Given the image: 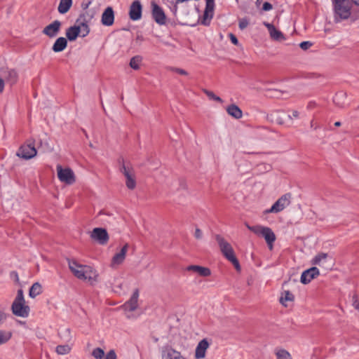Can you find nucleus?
Masks as SVG:
<instances>
[{
    "label": "nucleus",
    "instance_id": "50",
    "mask_svg": "<svg viewBox=\"0 0 359 359\" xmlns=\"http://www.w3.org/2000/svg\"><path fill=\"white\" fill-rule=\"evenodd\" d=\"M172 71L181 74V75H187L188 72L185 71L184 69H180V68H172Z\"/></svg>",
    "mask_w": 359,
    "mask_h": 359
},
{
    "label": "nucleus",
    "instance_id": "45",
    "mask_svg": "<svg viewBox=\"0 0 359 359\" xmlns=\"http://www.w3.org/2000/svg\"><path fill=\"white\" fill-rule=\"evenodd\" d=\"M248 21L246 19H242L239 21V28L241 29H244L248 25Z\"/></svg>",
    "mask_w": 359,
    "mask_h": 359
},
{
    "label": "nucleus",
    "instance_id": "17",
    "mask_svg": "<svg viewBox=\"0 0 359 359\" xmlns=\"http://www.w3.org/2000/svg\"><path fill=\"white\" fill-rule=\"evenodd\" d=\"M129 245L126 243L123 247L121 249L120 252L116 253L111 259V266L114 267L115 265H119L122 264L126 258V255L128 252Z\"/></svg>",
    "mask_w": 359,
    "mask_h": 359
},
{
    "label": "nucleus",
    "instance_id": "12",
    "mask_svg": "<svg viewBox=\"0 0 359 359\" xmlns=\"http://www.w3.org/2000/svg\"><path fill=\"white\" fill-rule=\"evenodd\" d=\"M90 237L100 245L107 244L109 238L107 230L103 228H95L91 232Z\"/></svg>",
    "mask_w": 359,
    "mask_h": 359
},
{
    "label": "nucleus",
    "instance_id": "39",
    "mask_svg": "<svg viewBox=\"0 0 359 359\" xmlns=\"http://www.w3.org/2000/svg\"><path fill=\"white\" fill-rule=\"evenodd\" d=\"M92 355L95 359H102L104 357V351L101 348H95L92 351Z\"/></svg>",
    "mask_w": 359,
    "mask_h": 359
},
{
    "label": "nucleus",
    "instance_id": "34",
    "mask_svg": "<svg viewBox=\"0 0 359 359\" xmlns=\"http://www.w3.org/2000/svg\"><path fill=\"white\" fill-rule=\"evenodd\" d=\"M88 23L89 22H76V24L77 25V26H80V29H81V36L82 37H85L86 36L89 32H90V27L88 26Z\"/></svg>",
    "mask_w": 359,
    "mask_h": 359
},
{
    "label": "nucleus",
    "instance_id": "31",
    "mask_svg": "<svg viewBox=\"0 0 359 359\" xmlns=\"http://www.w3.org/2000/svg\"><path fill=\"white\" fill-rule=\"evenodd\" d=\"M294 299V296L292 293H291L289 290H284L282 294L281 297L280 298V303L284 305L285 306H287V304H285L286 302H293Z\"/></svg>",
    "mask_w": 359,
    "mask_h": 359
},
{
    "label": "nucleus",
    "instance_id": "5",
    "mask_svg": "<svg viewBox=\"0 0 359 359\" xmlns=\"http://www.w3.org/2000/svg\"><path fill=\"white\" fill-rule=\"evenodd\" d=\"M58 179L67 184H72L75 182V175L71 168H62L61 165L57 166Z\"/></svg>",
    "mask_w": 359,
    "mask_h": 359
},
{
    "label": "nucleus",
    "instance_id": "38",
    "mask_svg": "<svg viewBox=\"0 0 359 359\" xmlns=\"http://www.w3.org/2000/svg\"><path fill=\"white\" fill-rule=\"evenodd\" d=\"M203 93L210 99L219 102H223V100L219 96L216 95L212 91L207 89L203 90Z\"/></svg>",
    "mask_w": 359,
    "mask_h": 359
},
{
    "label": "nucleus",
    "instance_id": "35",
    "mask_svg": "<svg viewBox=\"0 0 359 359\" xmlns=\"http://www.w3.org/2000/svg\"><path fill=\"white\" fill-rule=\"evenodd\" d=\"M11 337V332L0 330V345L4 344L9 341Z\"/></svg>",
    "mask_w": 359,
    "mask_h": 359
},
{
    "label": "nucleus",
    "instance_id": "19",
    "mask_svg": "<svg viewBox=\"0 0 359 359\" xmlns=\"http://www.w3.org/2000/svg\"><path fill=\"white\" fill-rule=\"evenodd\" d=\"M138 297H139V290L138 289L135 290L131 297L128 301H127L124 304L123 307L125 310H128L130 311H135L138 306Z\"/></svg>",
    "mask_w": 359,
    "mask_h": 359
},
{
    "label": "nucleus",
    "instance_id": "48",
    "mask_svg": "<svg viewBox=\"0 0 359 359\" xmlns=\"http://www.w3.org/2000/svg\"><path fill=\"white\" fill-rule=\"evenodd\" d=\"M272 8H273V6H272V4H270L269 2H265V3H264V4H263L262 10H263L264 11H268L271 10V9H272Z\"/></svg>",
    "mask_w": 359,
    "mask_h": 359
},
{
    "label": "nucleus",
    "instance_id": "24",
    "mask_svg": "<svg viewBox=\"0 0 359 359\" xmlns=\"http://www.w3.org/2000/svg\"><path fill=\"white\" fill-rule=\"evenodd\" d=\"M81 31L80 26H77V25L69 27L66 30L67 39L70 41H75L79 36Z\"/></svg>",
    "mask_w": 359,
    "mask_h": 359
},
{
    "label": "nucleus",
    "instance_id": "18",
    "mask_svg": "<svg viewBox=\"0 0 359 359\" xmlns=\"http://www.w3.org/2000/svg\"><path fill=\"white\" fill-rule=\"evenodd\" d=\"M101 22L103 25L111 26L114 22V13L111 7H107L102 15Z\"/></svg>",
    "mask_w": 359,
    "mask_h": 359
},
{
    "label": "nucleus",
    "instance_id": "58",
    "mask_svg": "<svg viewBox=\"0 0 359 359\" xmlns=\"http://www.w3.org/2000/svg\"><path fill=\"white\" fill-rule=\"evenodd\" d=\"M341 122L340 121H337L334 123V126H337V127H339L341 126Z\"/></svg>",
    "mask_w": 359,
    "mask_h": 359
},
{
    "label": "nucleus",
    "instance_id": "2",
    "mask_svg": "<svg viewBox=\"0 0 359 359\" xmlns=\"http://www.w3.org/2000/svg\"><path fill=\"white\" fill-rule=\"evenodd\" d=\"M334 20L336 23L348 19L351 15V4L348 0L333 3Z\"/></svg>",
    "mask_w": 359,
    "mask_h": 359
},
{
    "label": "nucleus",
    "instance_id": "47",
    "mask_svg": "<svg viewBox=\"0 0 359 359\" xmlns=\"http://www.w3.org/2000/svg\"><path fill=\"white\" fill-rule=\"evenodd\" d=\"M229 36L230 38V40L231 43L234 45H238V40L237 37L232 33L229 34Z\"/></svg>",
    "mask_w": 359,
    "mask_h": 359
},
{
    "label": "nucleus",
    "instance_id": "46",
    "mask_svg": "<svg viewBox=\"0 0 359 359\" xmlns=\"http://www.w3.org/2000/svg\"><path fill=\"white\" fill-rule=\"evenodd\" d=\"M194 237L198 239V240H200L203 237V233H202V231L198 229V228H196V230H195V233H194Z\"/></svg>",
    "mask_w": 359,
    "mask_h": 359
},
{
    "label": "nucleus",
    "instance_id": "9",
    "mask_svg": "<svg viewBox=\"0 0 359 359\" xmlns=\"http://www.w3.org/2000/svg\"><path fill=\"white\" fill-rule=\"evenodd\" d=\"M161 359H186L182 353L170 345H165L161 349Z\"/></svg>",
    "mask_w": 359,
    "mask_h": 359
},
{
    "label": "nucleus",
    "instance_id": "29",
    "mask_svg": "<svg viewBox=\"0 0 359 359\" xmlns=\"http://www.w3.org/2000/svg\"><path fill=\"white\" fill-rule=\"evenodd\" d=\"M213 10L214 8L208 9V7H205L202 19L201 20V23L202 25L205 26L210 25V20L213 17Z\"/></svg>",
    "mask_w": 359,
    "mask_h": 359
},
{
    "label": "nucleus",
    "instance_id": "64",
    "mask_svg": "<svg viewBox=\"0 0 359 359\" xmlns=\"http://www.w3.org/2000/svg\"><path fill=\"white\" fill-rule=\"evenodd\" d=\"M313 121L311 122V127H313Z\"/></svg>",
    "mask_w": 359,
    "mask_h": 359
},
{
    "label": "nucleus",
    "instance_id": "21",
    "mask_svg": "<svg viewBox=\"0 0 359 359\" xmlns=\"http://www.w3.org/2000/svg\"><path fill=\"white\" fill-rule=\"evenodd\" d=\"M264 25L267 27L270 36L273 40L280 41L285 39L283 34L278 30L274 25L268 22H264Z\"/></svg>",
    "mask_w": 359,
    "mask_h": 359
},
{
    "label": "nucleus",
    "instance_id": "36",
    "mask_svg": "<svg viewBox=\"0 0 359 359\" xmlns=\"http://www.w3.org/2000/svg\"><path fill=\"white\" fill-rule=\"evenodd\" d=\"M18 79V74L15 70H10L8 72V75L6 77V81L11 83V85L14 84Z\"/></svg>",
    "mask_w": 359,
    "mask_h": 359
},
{
    "label": "nucleus",
    "instance_id": "3",
    "mask_svg": "<svg viewBox=\"0 0 359 359\" xmlns=\"http://www.w3.org/2000/svg\"><path fill=\"white\" fill-rule=\"evenodd\" d=\"M34 142L35 140L34 139H29L26 143L20 147L16 155L25 160H29L34 158L37 154Z\"/></svg>",
    "mask_w": 359,
    "mask_h": 359
},
{
    "label": "nucleus",
    "instance_id": "27",
    "mask_svg": "<svg viewBox=\"0 0 359 359\" xmlns=\"http://www.w3.org/2000/svg\"><path fill=\"white\" fill-rule=\"evenodd\" d=\"M83 274L85 278H82V280H96L97 274L91 266L83 265Z\"/></svg>",
    "mask_w": 359,
    "mask_h": 359
},
{
    "label": "nucleus",
    "instance_id": "4",
    "mask_svg": "<svg viewBox=\"0 0 359 359\" xmlns=\"http://www.w3.org/2000/svg\"><path fill=\"white\" fill-rule=\"evenodd\" d=\"M291 196L292 195L290 193L283 195L274 203L270 209L266 210L264 213L268 214L280 212L290 204Z\"/></svg>",
    "mask_w": 359,
    "mask_h": 359
},
{
    "label": "nucleus",
    "instance_id": "32",
    "mask_svg": "<svg viewBox=\"0 0 359 359\" xmlns=\"http://www.w3.org/2000/svg\"><path fill=\"white\" fill-rule=\"evenodd\" d=\"M93 18V14L90 13V11H86L81 13L76 20V22H90Z\"/></svg>",
    "mask_w": 359,
    "mask_h": 359
},
{
    "label": "nucleus",
    "instance_id": "11",
    "mask_svg": "<svg viewBox=\"0 0 359 359\" xmlns=\"http://www.w3.org/2000/svg\"><path fill=\"white\" fill-rule=\"evenodd\" d=\"M328 254L320 252L311 261L312 264L318 265L327 269H332V259L331 257L328 259Z\"/></svg>",
    "mask_w": 359,
    "mask_h": 359
},
{
    "label": "nucleus",
    "instance_id": "7",
    "mask_svg": "<svg viewBox=\"0 0 359 359\" xmlns=\"http://www.w3.org/2000/svg\"><path fill=\"white\" fill-rule=\"evenodd\" d=\"M120 171L126 177V184L128 189L130 190L134 189L136 187V180L134 170L128 166H126L123 163L120 168Z\"/></svg>",
    "mask_w": 359,
    "mask_h": 359
},
{
    "label": "nucleus",
    "instance_id": "40",
    "mask_svg": "<svg viewBox=\"0 0 359 359\" xmlns=\"http://www.w3.org/2000/svg\"><path fill=\"white\" fill-rule=\"evenodd\" d=\"M277 359H292L290 354L285 350L281 349L276 352Z\"/></svg>",
    "mask_w": 359,
    "mask_h": 359
},
{
    "label": "nucleus",
    "instance_id": "57",
    "mask_svg": "<svg viewBox=\"0 0 359 359\" xmlns=\"http://www.w3.org/2000/svg\"><path fill=\"white\" fill-rule=\"evenodd\" d=\"M90 4V1L86 4H82L81 6H82L83 9L86 10L88 8V7L89 6Z\"/></svg>",
    "mask_w": 359,
    "mask_h": 359
},
{
    "label": "nucleus",
    "instance_id": "42",
    "mask_svg": "<svg viewBox=\"0 0 359 359\" xmlns=\"http://www.w3.org/2000/svg\"><path fill=\"white\" fill-rule=\"evenodd\" d=\"M14 301L25 302V298H24L23 291L22 289H20L18 290L17 295H16Z\"/></svg>",
    "mask_w": 359,
    "mask_h": 359
},
{
    "label": "nucleus",
    "instance_id": "25",
    "mask_svg": "<svg viewBox=\"0 0 359 359\" xmlns=\"http://www.w3.org/2000/svg\"><path fill=\"white\" fill-rule=\"evenodd\" d=\"M347 95L345 92L340 91L335 94L333 102L336 106L340 108H344L346 106Z\"/></svg>",
    "mask_w": 359,
    "mask_h": 359
},
{
    "label": "nucleus",
    "instance_id": "59",
    "mask_svg": "<svg viewBox=\"0 0 359 359\" xmlns=\"http://www.w3.org/2000/svg\"><path fill=\"white\" fill-rule=\"evenodd\" d=\"M245 226L250 230V228H252L253 226H250L248 223L245 224Z\"/></svg>",
    "mask_w": 359,
    "mask_h": 359
},
{
    "label": "nucleus",
    "instance_id": "30",
    "mask_svg": "<svg viewBox=\"0 0 359 359\" xmlns=\"http://www.w3.org/2000/svg\"><path fill=\"white\" fill-rule=\"evenodd\" d=\"M42 292V286L39 282L34 283L30 287L29 296L34 299Z\"/></svg>",
    "mask_w": 359,
    "mask_h": 359
},
{
    "label": "nucleus",
    "instance_id": "44",
    "mask_svg": "<svg viewBox=\"0 0 359 359\" xmlns=\"http://www.w3.org/2000/svg\"><path fill=\"white\" fill-rule=\"evenodd\" d=\"M117 356L114 350H110L104 357V359H116Z\"/></svg>",
    "mask_w": 359,
    "mask_h": 359
},
{
    "label": "nucleus",
    "instance_id": "52",
    "mask_svg": "<svg viewBox=\"0 0 359 359\" xmlns=\"http://www.w3.org/2000/svg\"><path fill=\"white\" fill-rule=\"evenodd\" d=\"M214 6H215L214 0H206L205 7H208V8L210 9V8H214Z\"/></svg>",
    "mask_w": 359,
    "mask_h": 359
},
{
    "label": "nucleus",
    "instance_id": "63",
    "mask_svg": "<svg viewBox=\"0 0 359 359\" xmlns=\"http://www.w3.org/2000/svg\"><path fill=\"white\" fill-rule=\"evenodd\" d=\"M104 215V213H103V212H102V211H100V212H99V215Z\"/></svg>",
    "mask_w": 359,
    "mask_h": 359
},
{
    "label": "nucleus",
    "instance_id": "20",
    "mask_svg": "<svg viewBox=\"0 0 359 359\" xmlns=\"http://www.w3.org/2000/svg\"><path fill=\"white\" fill-rule=\"evenodd\" d=\"M261 236L264 237L269 249L273 248V243L276 241V235L271 228L265 226L262 229Z\"/></svg>",
    "mask_w": 359,
    "mask_h": 359
},
{
    "label": "nucleus",
    "instance_id": "56",
    "mask_svg": "<svg viewBox=\"0 0 359 359\" xmlns=\"http://www.w3.org/2000/svg\"><path fill=\"white\" fill-rule=\"evenodd\" d=\"M63 334H66L67 337H69V336H70V329H69V328L65 329L64 330V332H63Z\"/></svg>",
    "mask_w": 359,
    "mask_h": 359
},
{
    "label": "nucleus",
    "instance_id": "28",
    "mask_svg": "<svg viewBox=\"0 0 359 359\" xmlns=\"http://www.w3.org/2000/svg\"><path fill=\"white\" fill-rule=\"evenodd\" d=\"M72 6V0H60L57 8L60 14L67 13Z\"/></svg>",
    "mask_w": 359,
    "mask_h": 359
},
{
    "label": "nucleus",
    "instance_id": "33",
    "mask_svg": "<svg viewBox=\"0 0 359 359\" xmlns=\"http://www.w3.org/2000/svg\"><path fill=\"white\" fill-rule=\"evenodd\" d=\"M142 56L135 55L130 59V64H129L130 67L135 70H137L140 69V65L142 62Z\"/></svg>",
    "mask_w": 359,
    "mask_h": 359
},
{
    "label": "nucleus",
    "instance_id": "15",
    "mask_svg": "<svg viewBox=\"0 0 359 359\" xmlns=\"http://www.w3.org/2000/svg\"><path fill=\"white\" fill-rule=\"evenodd\" d=\"M142 7L140 1L137 0L134 1L130 7V18L133 20H140L142 17Z\"/></svg>",
    "mask_w": 359,
    "mask_h": 359
},
{
    "label": "nucleus",
    "instance_id": "41",
    "mask_svg": "<svg viewBox=\"0 0 359 359\" xmlns=\"http://www.w3.org/2000/svg\"><path fill=\"white\" fill-rule=\"evenodd\" d=\"M264 228H265V226H262L260 225H256V226H253L252 228H250V231H251L252 232H253L254 233H255L258 236H261V234L262 233V229Z\"/></svg>",
    "mask_w": 359,
    "mask_h": 359
},
{
    "label": "nucleus",
    "instance_id": "49",
    "mask_svg": "<svg viewBox=\"0 0 359 359\" xmlns=\"http://www.w3.org/2000/svg\"><path fill=\"white\" fill-rule=\"evenodd\" d=\"M11 277L14 279V280L16 283L20 284L19 276L16 271H12L11 273Z\"/></svg>",
    "mask_w": 359,
    "mask_h": 359
},
{
    "label": "nucleus",
    "instance_id": "60",
    "mask_svg": "<svg viewBox=\"0 0 359 359\" xmlns=\"http://www.w3.org/2000/svg\"><path fill=\"white\" fill-rule=\"evenodd\" d=\"M352 1L356 4V5H358L359 6V0H352Z\"/></svg>",
    "mask_w": 359,
    "mask_h": 359
},
{
    "label": "nucleus",
    "instance_id": "22",
    "mask_svg": "<svg viewBox=\"0 0 359 359\" xmlns=\"http://www.w3.org/2000/svg\"><path fill=\"white\" fill-rule=\"evenodd\" d=\"M226 111L229 116H232L236 119H240L243 116L242 110L239 108L238 106H237L235 104H231L229 105L226 107Z\"/></svg>",
    "mask_w": 359,
    "mask_h": 359
},
{
    "label": "nucleus",
    "instance_id": "14",
    "mask_svg": "<svg viewBox=\"0 0 359 359\" xmlns=\"http://www.w3.org/2000/svg\"><path fill=\"white\" fill-rule=\"evenodd\" d=\"M67 261L70 271L77 278L82 280V278H85L83 265L79 264L76 260L68 259Z\"/></svg>",
    "mask_w": 359,
    "mask_h": 359
},
{
    "label": "nucleus",
    "instance_id": "16",
    "mask_svg": "<svg viewBox=\"0 0 359 359\" xmlns=\"http://www.w3.org/2000/svg\"><path fill=\"white\" fill-rule=\"evenodd\" d=\"M210 344L207 339L201 340L195 350V358L196 359H201L205 357V353L208 348Z\"/></svg>",
    "mask_w": 359,
    "mask_h": 359
},
{
    "label": "nucleus",
    "instance_id": "10",
    "mask_svg": "<svg viewBox=\"0 0 359 359\" xmlns=\"http://www.w3.org/2000/svg\"><path fill=\"white\" fill-rule=\"evenodd\" d=\"M62 27V22L58 20H55L53 22H52L50 24L46 26L43 30L42 33L47 36L50 39L55 38L60 32Z\"/></svg>",
    "mask_w": 359,
    "mask_h": 359
},
{
    "label": "nucleus",
    "instance_id": "13",
    "mask_svg": "<svg viewBox=\"0 0 359 359\" xmlns=\"http://www.w3.org/2000/svg\"><path fill=\"white\" fill-rule=\"evenodd\" d=\"M319 275V269L313 266L307 270H305L301 276L300 281L303 284L309 283L311 280L314 279Z\"/></svg>",
    "mask_w": 359,
    "mask_h": 359
},
{
    "label": "nucleus",
    "instance_id": "23",
    "mask_svg": "<svg viewBox=\"0 0 359 359\" xmlns=\"http://www.w3.org/2000/svg\"><path fill=\"white\" fill-rule=\"evenodd\" d=\"M67 39L65 37L57 38L53 45L52 50L55 53H59L64 50L67 46Z\"/></svg>",
    "mask_w": 359,
    "mask_h": 359
},
{
    "label": "nucleus",
    "instance_id": "1",
    "mask_svg": "<svg viewBox=\"0 0 359 359\" xmlns=\"http://www.w3.org/2000/svg\"><path fill=\"white\" fill-rule=\"evenodd\" d=\"M215 240L217 241L221 252L224 257L234 266L236 271H240L241 265L235 255L233 249L231 244L219 234L215 236Z\"/></svg>",
    "mask_w": 359,
    "mask_h": 359
},
{
    "label": "nucleus",
    "instance_id": "26",
    "mask_svg": "<svg viewBox=\"0 0 359 359\" xmlns=\"http://www.w3.org/2000/svg\"><path fill=\"white\" fill-rule=\"evenodd\" d=\"M187 269L188 271H192L196 273H198L201 276L203 277H208L211 274V271L209 268L198 265H190L187 268Z\"/></svg>",
    "mask_w": 359,
    "mask_h": 359
},
{
    "label": "nucleus",
    "instance_id": "6",
    "mask_svg": "<svg viewBox=\"0 0 359 359\" xmlns=\"http://www.w3.org/2000/svg\"><path fill=\"white\" fill-rule=\"evenodd\" d=\"M11 311L15 316L27 318L29 316L30 308L25 304V302L13 301L11 305Z\"/></svg>",
    "mask_w": 359,
    "mask_h": 359
},
{
    "label": "nucleus",
    "instance_id": "37",
    "mask_svg": "<svg viewBox=\"0 0 359 359\" xmlns=\"http://www.w3.org/2000/svg\"><path fill=\"white\" fill-rule=\"evenodd\" d=\"M70 350L71 348L69 345H58L56 347V352L60 355L67 354L70 352Z\"/></svg>",
    "mask_w": 359,
    "mask_h": 359
},
{
    "label": "nucleus",
    "instance_id": "55",
    "mask_svg": "<svg viewBox=\"0 0 359 359\" xmlns=\"http://www.w3.org/2000/svg\"><path fill=\"white\" fill-rule=\"evenodd\" d=\"M4 87V81L0 78V93L3 91Z\"/></svg>",
    "mask_w": 359,
    "mask_h": 359
},
{
    "label": "nucleus",
    "instance_id": "53",
    "mask_svg": "<svg viewBox=\"0 0 359 359\" xmlns=\"http://www.w3.org/2000/svg\"><path fill=\"white\" fill-rule=\"evenodd\" d=\"M289 117L290 118H292V117L294 118H298L299 117V112L297 110H293L292 112V116H289Z\"/></svg>",
    "mask_w": 359,
    "mask_h": 359
},
{
    "label": "nucleus",
    "instance_id": "54",
    "mask_svg": "<svg viewBox=\"0 0 359 359\" xmlns=\"http://www.w3.org/2000/svg\"><path fill=\"white\" fill-rule=\"evenodd\" d=\"M6 315L4 311H0V323L5 320Z\"/></svg>",
    "mask_w": 359,
    "mask_h": 359
},
{
    "label": "nucleus",
    "instance_id": "61",
    "mask_svg": "<svg viewBox=\"0 0 359 359\" xmlns=\"http://www.w3.org/2000/svg\"><path fill=\"white\" fill-rule=\"evenodd\" d=\"M290 279L288 281H285V282L283 283V287H284V286H286V285L288 284V283H289V281H290Z\"/></svg>",
    "mask_w": 359,
    "mask_h": 359
},
{
    "label": "nucleus",
    "instance_id": "43",
    "mask_svg": "<svg viewBox=\"0 0 359 359\" xmlns=\"http://www.w3.org/2000/svg\"><path fill=\"white\" fill-rule=\"evenodd\" d=\"M313 43L310 41H302L299 44V47L304 50H308L309 48L312 46Z\"/></svg>",
    "mask_w": 359,
    "mask_h": 359
},
{
    "label": "nucleus",
    "instance_id": "51",
    "mask_svg": "<svg viewBox=\"0 0 359 359\" xmlns=\"http://www.w3.org/2000/svg\"><path fill=\"white\" fill-rule=\"evenodd\" d=\"M353 306L356 310L359 311V300L356 296L353 297Z\"/></svg>",
    "mask_w": 359,
    "mask_h": 359
},
{
    "label": "nucleus",
    "instance_id": "8",
    "mask_svg": "<svg viewBox=\"0 0 359 359\" xmlns=\"http://www.w3.org/2000/svg\"><path fill=\"white\" fill-rule=\"evenodd\" d=\"M151 15L154 21L159 25H165L166 16L163 8L154 1L151 2Z\"/></svg>",
    "mask_w": 359,
    "mask_h": 359
},
{
    "label": "nucleus",
    "instance_id": "62",
    "mask_svg": "<svg viewBox=\"0 0 359 359\" xmlns=\"http://www.w3.org/2000/svg\"><path fill=\"white\" fill-rule=\"evenodd\" d=\"M345 0H332V2H339V1H344Z\"/></svg>",
    "mask_w": 359,
    "mask_h": 359
}]
</instances>
